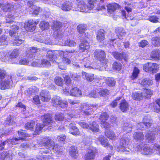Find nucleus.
Segmentation results:
<instances>
[{
  "label": "nucleus",
  "instance_id": "obj_8",
  "mask_svg": "<svg viewBox=\"0 0 160 160\" xmlns=\"http://www.w3.org/2000/svg\"><path fill=\"white\" fill-rule=\"evenodd\" d=\"M13 81L12 77L10 76L9 78L6 79L2 81L0 83V89H4L9 88L10 86L12 85Z\"/></svg>",
  "mask_w": 160,
  "mask_h": 160
},
{
  "label": "nucleus",
  "instance_id": "obj_34",
  "mask_svg": "<svg viewBox=\"0 0 160 160\" xmlns=\"http://www.w3.org/2000/svg\"><path fill=\"white\" fill-rule=\"evenodd\" d=\"M132 97L134 100H139L142 99L143 97L142 93L140 92H135L133 93Z\"/></svg>",
  "mask_w": 160,
  "mask_h": 160
},
{
  "label": "nucleus",
  "instance_id": "obj_12",
  "mask_svg": "<svg viewBox=\"0 0 160 160\" xmlns=\"http://www.w3.org/2000/svg\"><path fill=\"white\" fill-rule=\"evenodd\" d=\"M51 99V96L48 91L45 90L41 92V100L43 102H48Z\"/></svg>",
  "mask_w": 160,
  "mask_h": 160
},
{
  "label": "nucleus",
  "instance_id": "obj_51",
  "mask_svg": "<svg viewBox=\"0 0 160 160\" xmlns=\"http://www.w3.org/2000/svg\"><path fill=\"white\" fill-rule=\"evenodd\" d=\"M35 125V122L32 121L26 123L25 125V128L26 129L30 130L32 129L34 127Z\"/></svg>",
  "mask_w": 160,
  "mask_h": 160
},
{
  "label": "nucleus",
  "instance_id": "obj_7",
  "mask_svg": "<svg viewBox=\"0 0 160 160\" xmlns=\"http://www.w3.org/2000/svg\"><path fill=\"white\" fill-rule=\"evenodd\" d=\"M88 7V5H87L84 1L82 2L77 4H75L74 11L87 12L88 11V10H89Z\"/></svg>",
  "mask_w": 160,
  "mask_h": 160
},
{
  "label": "nucleus",
  "instance_id": "obj_30",
  "mask_svg": "<svg viewBox=\"0 0 160 160\" xmlns=\"http://www.w3.org/2000/svg\"><path fill=\"white\" fill-rule=\"evenodd\" d=\"M95 152L92 150H89L85 155V159L86 160H92L95 157Z\"/></svg>",
  "mask_w": 160,
  "mask_h": 160
},
{
  "label": "nucleus",
  "instance_id": "obj_54",
  "mask_svg": "<svg viewBox=\"0 0 160 160\" xmlns=\"http://www.w3.org/2000/svg\"><path fill=\"white\" fill-rule=\"evenodd\" d=\"M49 27V23L46 21H43L41 23V29L42 30L48 29Z\"/></svg>",
  "mask_w": 160,
  "mask_h": 160
},
{
  "label": "nucleus",
  "instance_id": "obj_64",
  "mask_svg": "<svg viewBox=\"0 0 160 160\" xmlns=\"http://www.w3.org/2000/svg\"><path fill=\"white\" fill-rule=\"evenodd\" d=\"M96 0H88V8L89 10L91 9L94 8V2Z\"/></svg>",
  "mask_w": 160,
  "mask_h": 160
},
{
  "label": "nucleus",
  "instance_id": "obj_28",
  "mask_svg": "<svg viewBox=\"0 0 160 160\" xmlns=\"http://www.w3.org/2000/svg\"><path fill=\"white\" fill-rule=\"evenodd\" d=\"M105 134L107 137L112 140H115L118 137V136L116 135L112 131L106 130L105 132Z\"/></svg>",
  "mask_w": 160,
  "mask_h": 160
},
{
  "label": "nucleus",
  "instance_id": "obj_27",
  "mask_svg": "<svg viewBox=\"0 0 160 160\" xmlns=\"http://www.w3.org/2000/svg\"><path fill=\"white\" fill-rule=\"evenodd\" d=\"M118 7V4L116 3H110L107 6L108 11L111 13L114 12Z\"/></svg>",
  "mask_w": 160,
  "mask_h": 160
},
{
  "label": "nucleus",
  "instance_id": "obj_58",
  "mask_svg": "<svg viewBox=\"0 0 160 160\" xmlns=\"http://www.w3.org/2000/svg\"><path fill=\"white\" fill-rule=\"evenodd\" d=\"M86 78L89 81H92L94 79V75L93 74H90L84 72Z\"/></svg>",
  "mask_w": 160,
  "mask_h": 160
},
{
  "label": "nucleus",
  "instance_id": "obj_38",
  "mask_svg": "<svg viewBox=\"0 0 160 160\" xmlns=\"http://www.w3.org/2000/svg\"><path fill=\"white\" fill-rule=\"evenodd\" d=\"M89 126V129L92 131L95 132H98L99 131L98 125L95 122H93Z\"/></svg>",
  "mask_w": 160,
  "mask_h": 160
},
{
  "label": "nucleus",
  "instance_id": "obj_39",
  "mask_svg": "<svg viewBox=\"0 0 160 160\" xmlns=\"http://www.w3.org/2000/svg\"><path fill=\"white\" fill-rule=\"evenodd\" d=\"M24 41V40L22 39L21 37H20V36H18L15 37L13 43L14 45L19 46Z\"/></svg>",
  "mask_w": 160,
  "mask_h": 160
},
{
  "label": "nucleus",
  "instance_id": "obj_16",
  "mask_svg": "<svg viewBox=\"0 0 160 160\" xmlns=\"http://www.w3.org/2000/svg\"><path fill=\"white\" fill-rule=\"evenodd\" d=\"M97 106L96 105L94 104H84L83 106V108L81 107V108L82 112L86 115H88L91 114V113L89 112L86 111L87 109H90L92 108L96 107Z\"/></svg>",
  "mask_w": 160,
  "mask_h": 160
},
{
  "label": "nucleus",
  "instance_id": "obj_49",
  "mask_svg": "<svg viewBox=\"0 0 160 160\" xmlns=\"http://www.w3.org/2000/svg\"><path fill=\"white\" fill-rule=\"evenodd\" d=\"M63 32L60 30L59 31H55L54 33V37L56 39H60L62 38L63 36Z\"/></svg>",
  "mask_w": 160,
  "mask_h": 160
},
{
  "label": "nucleus",
  "instance_id": "obj_52",
  "mask_svg": "<svg viewBox=\"0 0 160 160\" xmlns=\"http://www.w3.org/2000/svg\"><path fill=\"white\" fill-rule=\"evenodd\" d=\"M61 26V23L60 22L54 21L52 24V29L55 31L58 30Z\"/></svg>",
  "mask_w": 160,
  "mask_h": 160
},
{
  "label": "nucleus",
  "instance_id": "obj_31",
  "mask_svg": "<svg viewBox=\"0 0 160 160\" xmlns=\"http://www.w3.org/2000/svg\"><path fill=\"white\" fill-rule=\"evenodd\" d=\"M13 5L10 3H6L3 5L2 9L4 12L10 11L13 10L14 8Z\"/></svg>",
  "mask_w": 160,
  "mask_h": 160
},
{
  "label": "nucleus",
  "instance_id": "obj_46",
  "mask_svg": "<svg viewBox=\"0 0 160 160\" xmlns=\"http://www.w3.org/2000/svg\"><path fill=\"white\" fill-rule=\"evenodd\" d=\"M7 39V36L5 35L0 38V46H6L7 45L8 42Z\"/></svg>",
  "mask_w": 160,
  "mask_h": 160
},
{
  "label": "nucleus",
  "instance_id": "obj_19",
  "mask_svg": "<svg viewBox=\"0 0 160 160\" xmlns=\"http://www.w3.org/2000/svg\"><path fill=\"white\" fill-rule=\"evenodd\" d=\"M105 32L104 30L101 29L98 31L97 34V40L101 42L105 39Z\"/></svg>",
  "mask_w": 160,
  "mask_h": 160
},
{
  "label": "nucleus",
  "instance_id": "obj_45",
  "mask_svg": "<svg viewBox=\"0 0 160 160\" xmlns=\"http://www.w3.org/2000/svg\"><path fill=\"white\" fill-rule=\"evenodd\" d=\"M139 72V69L137 67H135L133 69L132 75L131 76V78L132 79H136L138 77Z\"/></svg>",
  "mask_w": 160,
  "mask_h": 160
},
{
  "label": "nucleus",
  "instance_id": "obj_33",
  "mask_svg": "<svg viewBox=\"0 0 160 160\" xmlns=\"http://www.w3.org/2000/svg\"><path fill=\"white\" fill-rule=\"evenodd\" d=\"M145 137L146 139L150 142H152L155 138V134L150 131L147 132Z\"/></svg>",
  "mask_w": 160,
  "mask_h": 160
},
{
  "label": "nucleus",
  "instance_id": "obj_42",
  "mask_svg": "<svg viewBox=\"0 0 160 160\" xmlns=\"http://www.w3.org/2000/svg\"><path fill=\"white\" fill-rule=\"evenodd\" d=\"M11 156L10 155L9 153L6 152H2L1 154L0 157L1 160H4L5 159L6 160L8 158V160H10L12 159Z\"/></svg>",
  "mask_w": 160,
  "mask_h": 160
},
{
  "label": "nucleus",
  "instance_id": "obj_60",
  "mask_svg": "<svg viewBox=\"0 0 160 160\" xmlns=\"http://www.w3.org/2000/svg\"><path fill=\"white\" fill-rule=\"evenodd\" d=\"M98 93H97L95 91H91L87 95V96L89 98H97L98 97Z\"/></svg>",
  "mask_w": 160,
  "mask_h": 160
},
{
  "label": "nucleus",
  "instance_id": "obj_14",
  "mask_svg": "<svg viewBox=\"0 0 160 160\" xmlns=\"http://www.w3.org/2000/svg\"><path fill=\"white\" fill-rule=\"evenodd\" d=\"M35 25L36 24L33 21L29 20L25 23V27L27 31L32 32L35 30Z\"/></svg>",
  "mask_w": 160,
  "mask_h": 160
},
{
  "label": "nucleus",
  "instance_id": "obj_10",
  "mask_svg": "<svg viewBox=\"0 0 160 160\" xmlns=\"http://www.w3.org/2000/svg\"><path fill=\"white\" fill-rule=\"evenodd\" d=\"M61 9L64 11H68L70 10L74 11L75 4L73 5V3L69 2L67 1L63 3L61 6Z\"/></svg>",
  "mask_w": 160,
  "mask_h": 160
},
{
  "label": "nucleus",
  "instance_id": "obj_48",
  "mask_svg": "<svg viewBox=\"0 0 160 160\" xmlns=\"http://www.w3.org/2000/svg\"><path fill=\"white\" fill-rule=\"evenodd\" d=\"M55 83L58 86H62L63 84L62 78L60 77H56L54 79Z\"/></svg>",
  "mask_w": 160,
  "mask_h": 160
},
{
  "label": "nucleus",
  "instance_id": "obj_29",
  "mask_svg": "<svg viewBox=\"0 0 160 160\" xmlns=\"http://www.w3.org/2000/svg\"><path fill=\"white\" fill-rule=\"evenodd\" d=\"M117 36L120 39L123 38L125 34L124 30L122 28H118L116 30Z\"/></svg>",
  "mask_w": 160,
  "mask_h": 160
},
{
  "label": "nucleus",
  "instance_id": "obj_50",
  "mask_svg": "<svg viewBox=\"0 0 160 160\" xmlns=\"http://www.w3.org/2000/svg\"><path fill=\"white\" fill-rule=\"evenodd\" d=\"M6 125H12L15 123L12 119V117L11 116H9L6 118L5 120Z\"/></svg>",
  "mask_w": 160,
  "mask_h": 160
},
{
  "label": "nucleus",
  "instance_id": "obj_63",
  "mask_svg": "<svg viewBox=\"0 0 160 160\" xmlns=\"http://www.w3.org/2000/svg\"><path fill=\"white\" fill-rule=\"evenodd\" d=\"M158 18L157 16H151L149 17V20L153 22H158Z\"/></svg>",
  "mask_w": 160,
  "mask_h": 160
},
{
  "label": "nucleus",
  "instance_id": "obj_6",
  "mask_svg": "<svg viewBox=\"0 0 160 160\" xmlns=\"http://www.w3.org/2000/svg\"><path fill=\"white\" fill-rule=\"evenodd\" d=\"M158 68V65L154 63L148 62L143 66V69L146 72H156Z\"/></svg>",
  "mask_w": 160,
  "mask_h": 160
},
{
  "label": "nucleus",
  "instance_id": "obj_47",
  "mask_svg": "<svg viewBox=\"0 0 160 160\" xmlns=\"http://www.w3.org/2000/svg\"><path fill=\"white\" fill-rule=\"evenodd\" d=\"M63 45L72 47L75 46L76 45V43L73 40L67 39L65 41Z\"/></svg>",
  "mask_w": 160,
  "mask_h": 160
},
{
  "label": "nucleus",
  "instance_id": "obj_23",
  "mask_svg": "<svg viewBox=\"0 0 160 160\" xmlns=\"http://www.w3.org/2000/svg\"><path fill=\"white\" fill-rule=\"evenodd\" d=\"M129 107L128 104L124 100H122L120 103V108L123 112L127 111Z\"/></svg>",
  "mask_w": 160,
  "mask_h": 160
},
{
  "label": "nucleus",
  "instance_id": "obj_13",
  "mask_svg": "<svg viewBox=\"0 0 160 160\" xmlns=\"http://www.w3.org/2000/svg\"><path fill=\"white\" fill-rule=\"evenodd\" d=\"M70 132L74 135H78L80 134V132L78 128L75 126L74 123H71L69 125Z\"/></svg>",
  "mask_w": 160,
  "mask_h": 160
},
{
  "label": "nucleus",
  "instance_id": "obj_61",
  "mask_svg": "<svg viewBox=\"0 0 160 160\" xmlns=\"http://www.w3.org/2000/svg\"><path fill=\"white\" fill-rule=\"evenodd\" d=\"M18 134L19 136L18 139H19V140L23 139L24 137L27 135V134L22 130L18 131Z\"/></svg>",
  "mask_w": 160,
  "mask_h": 160
},
{
  "label": "nucleus",
  "instance_id": "obj_56",
  "mask_svg": "<svg viewBox=\"0 0 160 160\" xmlns=\"http://www.w3.org/2000/svg\"><path fill=\"white\" fill-rule=\"evenodd\" d=\"M108 118V115L106 112H104L100 116L99 119L101 121L102 123H103L106 120H107Z\"/></svg>",
  "mask_w": 160,
  "mask_h": 160
},
{
  "label": "nucleus",
  "instance_id": "obj_57",
  "mask_svg": "<svg viewBox=\"0 0 160 160\" xmlns=\"http://www.w3.org/2000/svg\"><path fill=\"white\" fill-rule=\"evenodd\" d=\"M19 28V27L18 26L15 25L12 26V29H14V31L11 30H10L9 32L10 35L11 36H15L16 35V33L15 31L18 30Z\"/></svg>",
  "mask_w": 160,
  "mask_h": 160
},
{
  "label": "nucleus",
  "instance_id": "obj_62",
  "mask_svg": "<svg viewBox=\"0 0 160 160\" xmlns=\"http://www.w3.org/2000/svg\"><path fill=\"white\" fill-rule=\"evenodd\" d=\"M123 129L126 132H129L132 130V125L127 124L124 126H123Z\"/></svg>",
  "mask_w": 160,
  "mask_h": 160
},
{
  "label": "nucleus",
  "instance_id": "obj_21",
  "mask_svg": "<svg viewBox=\"0 0 160 160\" xmlns=\"http://www.w3.org/2000/svg\"><path fill=\"white\" fill-rule=\"evenodd\" d=\"M90 46L88 42L84 40L82 41L79 45L80 50L81 52H84L88 50Z\"/></svg>",
  "mask_w": 160,
  "mask_h": 160
},
{
  "label": "nucleus",
  "instance_id": "obj_44",
  "mask_svg": "<svg viewBox=\"0 0 160 160\" xmlns=\"http://www.w3.org/2000/svg\"><path fill=\"white\" fill-rule=\"evenodd\" d=\"M151 41L152 44L154 46H158L160 44V39L158 37H153Z\"/></svg>",
  "mask_w": 160,
  "mask_h": 160
},
{
  "label": "nucleus",
  "instance_id": "obj_55",
  "mask_svg": "<svg viewBox=\"0 0 160 160\" xmlns=\"http://www.w3.org/2000/svg\"><path fill=\"white\" fill-rule=\"evenodd\" d=\"M19 54V50L18 49H14L11 53L10 57L12 58H16Z\"/></svg>",
  "mask_w": 160,
  "mask_h": 160
},
{
  "label": "nucleus",
  "instance_id": "obj_11",
  "mask_svg": "<svg viewBox=\"0 0 160 160\" xmlns=\"http://www.w3.org/2000/svg\"><path fill=\"white\" fill-rule=\"evenodd\" d=\"M95 58L99 61H103L106 57L105 52L101 50H97L94 53Z\"/></svg>",
  "mask_w": 160,
  "mask_h": 160
},
{
  "label": "nucleus",
  "instance_id": "obj_43",
  "mask_svg": "<svg viewBox=\"0 0 160 160\" xmlns=\"http://www.w3.org/2000/svg\"><path fill=\"white\" fill-rule=\"evenodd\" d=\"M146 126L147 127H150V122H147L144 121V122H140L139 123H138L137 125V126L138 128V129L143 130V128H144V126Z\"/></svg>",
  "mask_w": 160,
  "mask_h": 160
},
{
  "label": "nucleus",
  "instance_id": "obj_18",
  "mask_svg": "<svg viewBox=\"0 0 160 160\" xmlns=\"http://www.w3.org/2000/svg\"><path fill=\"white\" fill-rule=\"evenodd\" d=\"M82 95L81 90L78 88L74 87L72 88L70 91V95L75 97H80Z\"/></svg>",
  "mask_w": 160,
  "mask_h": 160
},
{
  "label": "nucleus",
  "instance_id": "obj_40",
  "mask_svg": "<svg viewBox=\"0 0 160 160\" xmlns=\"http://www.w3.org/2000/svg\"><path fill=\"white\" fill-rule=\"evenodd\" d=\"M86 25L83 24H80L77 27V30L79 33L82 34L85 32L87 29Z\"/></svg>",
  "mask_w": 160,
  "mask_h": 160
},
{
  "label": "nucleus",
  "instance_id": "obj_37",
  "mask_svg": "<svg viewBox=\"0 0 160 160\" xmlns=\"http://www.w3.org/2000/svg\"><path fill=\"white\" fill-rule=\"evenodd\" d=\"M28 5H31L29 6L30 9H32L31 10V12H32L33 14L37 15L39 13L40 10L39 8L35 7L32 4L31 5L30 2H28Z\"/></svg>",
  "mask_w": 160,
  "mask_h": 160
},
{
  "label": "nucleus",
  "instance_id": "obj_5",
  "mask_svg": "<svg viewBox=\"0 0 160 160\" xmlns=\"http://www.w3.org/2000/svg\"><path fill=\"white\" fill-rule=\"evenodd\" d=\"M52 103L54 107H56L59 106L63 108L67 107L68 104L67 101L62 100L60 97L57 96L54 97L52 98Z\"/></svg>",
  "mask_w": 160,
  "mask_h": 160
},
{
  "label": "nucleus",
  "instance_id": "obj_53",
  "mask_svg": "<svg viewBox=\"0 0 160 160\" xmlns=\"http://www.w3.org/2000/svg\"><path fill=\"white\" fill-rule=\"evenodd\" d=\"M113 69L116 71H119L122 68V65L119 62H115L113 63Z\"/></svg>",
  "mask_w": 160,
  "mask_h": 160
},
{
  "label": "nucleus",
  "instance_id": "obj_35",
  "mask_svg": "<svg viewBox=\"0 0 160 160\" xmlns=\"http://www.w3.org/2000/svg\"><path fill=\"white\" fill-rule=\"evenodd\" d=\"M151 56L155 60L160 59V50H156L152 51L151 53Z\"/></svg>",
  "mask_w": 160,
  "mask_h": 160
},
{
  "label": "nucleus",
  "instance_id": "obj_24",
  "mask_svg": "<svg viewBox=\"0 0 160 160\" xmlns=\"http://www.w3.org/2000/svg\"><path fill=\"white\" fill-rule=\"evenodd\" d=\"M99 79H105L106 80V83L109 86H113L114 85L115 83V82L114 81V79L112 78H105L103 77H100L99 78Z\"/></svg>",
  "mask_w": 160,
  "mask_h": 160
},
{
  "label": "nucleus",
  "instance_id": "obj_22",
  "mask_svg": "<svg viewBox=\"0 0 160 160\" xmlns=\"http://www.w3.org/2000/svg\"><path fill=\"white\" fill-rule=\"evenodd\" d=\"M68 115V116L67 117L68 119H70L71 118L73 117L72 114H70L69 113H67L65 115H64L62 114H57L55 115V119L56 121H62L64 117H66Z\"/></svg>",
  "mask_w": 160,
  "mask_h": 160
},
{
  "label": "nucleus",
  "instance_id": "obj_32",
  "mask_svg": "<svg viewBox=\"0 0 160 160\" xmlns=\"http://www.w3.org/2000/svg\"><path fill=\"white\" fill-rule=\"evenodd\" d=\"M37 48L32 47L27 52V56L28 58H32L36 53Z\"/></svg>",
  "mask_w": 160,
  "mask_h": 160
},
{
  "label": "nucleus",
  "instance_id": "obj_3",
  "mask_svg": "<svg viewBox=\"0 0 160 160\" xmlns=\"http://www.w3.org/2000/svg\"><path fill=\"white\" fill-rule=\"evenodd\" d=\"M129 139L127 138H122L120 141V148L119 150L126 154H129L131 152L130 149L128 148Z\"/></svg>",
  "mask_w": 160,
  "mask_h": 160
},
{
  "label": "nucleus",
  "instance_id": "obj_1",
  "mask_svg": "<svg viewBox=\"0 0 160 160\" xmlns=\"http://www.w3.org/2000/svg\"><path fill=\"white\" fill-rule=\"evenodd\" d=\"M53 146V149L57 154H61L62 152V149L61 146L57 144H54V141L49 137H45L42 138L41 143V152L42 153H48L50 151L49 148Z\"/></svg>",
  "mask_w": 160,
  "mask_h": 160
},
{
  "label": "nucleus",
  "instance_id": "obj_17",
  "mask_svg": "<svg viewBox=\"0 0 160 160\" xmlns=\"http://www.w3.org/2000/svg\"><path fill=\"white\" fill-rule=\"evenodd\" d=\"M98 140L101 142V144L104 147H107L108 149L112 150L113 147L110 146L107 142V140L103 136H101L98 138Z\"/></svg>",
  "mask_w": 160,
  "mask_h": 160
},
{
  "label": "nucleus",
  "instance_id": "obj_41",
  "mask_svg": "<svg viewBox=\"0 0 160 160\" xmlns=\"http://www.w3.org/2000/svg\"><path fill=\"white\" fill-rule=\"evenodd\" d=\"M153 93V92L150 89H145L144 90L142 94L143 97L146 98H149L151 97Z\"/></svg>",
  "mask_w": 160,
  "mask_h": 160
},
{
  "label": "nucleus",
  "instance_id": "obj_15",
  "mask_svg": "<svg viewBox=\"0 0 160 160\" xmlns=\"http://www.w3.org/2000/svg\"><path fill=\"white\" fill-rule=\"evenodd\" d=\"M112 55L115 58L119 61H121L122 59L126 60L127 59V56L125 54L114 52L112 53Z\"/></svg>",
  "mask_w": 160,
  "mask_h": 160
},
{
  "label": "nucleus",
  "instance_id": "obj_2",
  "mask_svg": "<svg viewBox=\"0 0 160 160\" xmlns=\"http://www.w3.org/2000/svg\"><path fill=\"white\" fill-rule=\"evenodd\" d=\"M44 52L45 53H46L47 54L46 56L48 57L50 59H52V60L53 59H55L57 58H58L59 57L62 58V62L63 63H65L67 64H69L71 62V61L68 58L65 57V56H68L69 53H72L74 52V50H69L64 51H57L54 53H52L51 51L48 50L47 49H44L43 50Z\"/></svg>",
  "mask_w": 160,
  "mask_h": 160
},
{
  "label": "nucleus",
  "instance_id": "obj_25",
  "mask_svg": "<svg viewBox=\"0 0 160 160\" xmlns=\"http://www.w3.org/2000/svg\"><path fill=\"white\" fill-rule=\"evenodd\" d=\"M70 155L72 157L76 158L78 155V152L77 148L74 146H72L69 149Z\"/></svg>",
  "mask_w": 160,
  "mask_h": 160
},
{
  "label": "nucleus",
  "instance_id": "obj_59",
  "mask_svg": "<svg viewBox=\"0 0 160 160\" xmlns=\"http://www.w3.org/2000/svg\"><path fill=\"white\" fill-rule=\"evenodd\" d=\"M99 95L101 97L106 96L109 94V92L107 89H101L99 92Z\"/></svg>",
  "mask_w": 160,
  "mask_h": 160
},
{
  "label": "nucleus",
  "instance_id": "obj_36",
  "mask_svg": "<svg viewBox=\"0 0 160 160\" xmlns=\"http://www.w3.org/2000/svg\"><path fill=\"white\" fill-rule=\"evenodd\" d=\"M88 62V60H87V59L85 58L82 61V62H81L80 64H73V65L75 66L76 67L82 68L83 67H85L86 68H92V67L88 65L87 63H86V62L87 61Z\"/></svg>",
  "mask_w": 160,
  "mask_h": 160
},
{
  "label": "nucleus",
  "instance_id": "obj_9",
  "mask_svg": "<svg viewBox=\"0 0 160 160\" xmlns=\"http://www.w3.org/2000/svg\"><path fill=\"white\" fill-rule=\"evenodd\" d=\"M52 118L51 116L49 114H47L42 116L41 118L42 119V125H41V129L46 126L51 125V123H52Z\"/></svg>",
  "mask_w": 160,
  "mask_h": 160
},
{
  "label": "nucleus",
  "instance_id": "obj_4",
  "mask_svg": "<svg viewBox=\"0 0 160 160\" xmlns=\"http://www.w3.org/2000/svg\"><path fill=\"white\" fill-rule=\"evenodd\" d=\"M135 150L145 155L150 154L154 152L152 148L147 145H143L142 143L137 145Z\"/></svg>",
  "mask_w": 160,
  "mask_h": 160
},
{
  "label": "nucleus",
  "instance_id": "obj_26",
  "mask_svg": "<svg viewBox=\"0 0 160 160\" xmlns=\"http://www.w3.org/2000/svg\"><path fill=\"white\" fill-rule=\"evenodd\" d=\"M139 83L144 87H148L152 84L153 81L150 79L145 78L140 81Z\"/></svg>",
  "mask_w": 160,
  "mask_h": 160
},
{
  "label": "nucleus",
  "instance_id": "obj_20",
  "mask_svg": "<svg viewBox=\"0 0 160 160\" xmlns=\"http://www.w3.org/2000/svg\"><path fill=\"white\" fill-rule=\"evenodd\" d=\"M134 139L137 141H142L144 138V135L142 132L138 131L134 132L133 135Z\"/></svg>",
  "mask_w": 160,
  "mask_h": 160
}]
</instances>
